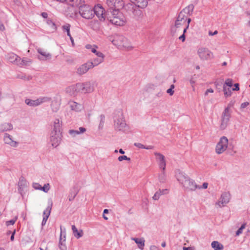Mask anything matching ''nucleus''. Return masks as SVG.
<instances>
[{"instance_id": "nucleus-9", "label": "nucleus", "mask_w": 250, "mask_h": 250, "mask_svg": "<svg viewBox=\"0 0 250 250\" xmlns=\"http://www.w3.org/2000/svg\"><path fill=\"white\" fill-rule=\"evenodd\" d=\"M228 146V139L225 136L222 137L217 143L215 151L216 153L220 154L223 153Z\"/></svg>"}, {"instance_id": "nucleus-61", "label": "nucleus", "mask_w": 250, "mask_h": 250, "mask_svg": "<svg viewBox=\"0 0 250 250\" xmlns=\"http://www.w3.org/2000/svg\"><path fill=\"white\" fill-rule=\"evenodd\" d=\"M150 250H159L158 248L155 246H151L150 247Z\"/></svg>"}, {"instance_id": "nucleus-32", "label": "nucleus", "mask_w": 250, "mask_h": 250, "mask_svg": "<svg viewBox=\"0 0 250 250\" xmlns=\"http://www.w3.org/2000/svg\"><path fill=\"white\" fill-rule=\"evenodd\" d=\"M52 206V203H51L47 207V210H48V213H47L46 215L43 217V219H42V226L45 225L46 223L47 219L49 217L50 212H51Z\"/></svg>"}, {"instance_id": "nucleus-62", "label": "nucleus", "mask_w": 250, "mask_h": 250, "mask_svg": "<svg viewBox=\"0 0 250 250\" xmlns=\"http://www.w3.org/2000/svg\"><path fill=\"white\" fill-rule=\"evenodd\" d=\"M15 230H14L13 232V233H12V235L11 236V237H10V240L12 241H13L14 240V235H15Z\"/></svg>"}, {"instance_id": "nucleus-31", "label": "nucleus", "mask_w": 250, "mask_h": 250, "mask_svg": "<svg viewBox=\"0 0 250 250\" xmlns=\"http://www.w3.org/2000/svg\"><path fill=\"white\" fill-rule=\"evenodd\" d=\"M30 59L26 58H24L22 60L19 57V62L17 63V65L20 66L28 65L31 62Z\"/></svg>"}, {"instance_id": "nucleus-49", "label": "nucleus", "mask_w": 250, "mask_h": 250, "mask_svg": "<svg viewBox=\"0 0 250 250\" xmlns=\"http://www.w3.org/2000/svg\"><path fill=\"white\" fill-rule=\"evenodd\" d=\"M134 145L135 146H136L139 148H144L145 149V146L144 145H143L141 143H134Z\"/></svg>"}, {"instance_id": "nucleus-42", "label": "nucleus", "mask_w": 250, "mask_h": 250, "mask_svg": "<svg viewBox=\"0 0 250 250\" xmlns=\"http://www.w3.org/2000/svg\"><path fill=\"white\" fill-rule=\"evenodd\" d=\"M104 119H105V117L104 115H101L100 116V125H99V127L100 128H103V126H104Z\"/></svg>"}, {"instance_id": "nucleus-21", "label": "nucleus", "mask_w": 250, "mask_h": 250, "mask_svg": "<svg viewBox=\"0 0 250 250\" xmlns=\"http://www.w3.org/2000/svg\"><path fill=\"white\" fill-rule=\"evenodd\" d=\"M37 51L41 55L38 56V59L40 60L44 61L51 58V55L50 53L44 51L41 48H38Z\"/></svg>"}, {"instance_id": "nucleus-7", "label": "nucleus", "mask_w": 250, "mask_h": 250, "mask_svg": "<svg viewBox=\"0 0 250 250\" xmlns=\"http://www.w3.org/2000/svg\"><path fill=\"white\" fill-rule=\"evenodd\" d=\"M78 92L82 93H91L94 91V83L89 82L84 83H77Z\"/></svg>"}, {"instance_id": "nucleus-37", "label": "nucleus", "mask_w": 250, "mask_h": 250, "mask_svg": "<svg viewBox=\"0 0 250 250\" xmlns=\"http://www.w3.org/2000/svg\"><path fill=\"white\" fill-rule=\"evenodd\" d=\"M159 180L161 183H164L166 180V175L164 171H162V172L159 175Z\"/></svg>"}, {"instance_id": "nucleus-29", "label": "nucleus", "mask_w": 250, "mask_h": 250, "mask_svg": "<svg viewBox=\"0 0 250 250\" xmlns=\"http://www.w3.org/2000/svg\"><path fill=\"white\" fill-rule=\"evenodd\" d=\"M132 240L134 241L137 244L138 247L143 250L145 246V240L144 238H132Z\"/></svg>"}, {"instance_id": "nucleus-18", "label": "nucleus", "mask_w": 250, "mask_h": 250, "mask_svg": "<svg viewBox=\"0 0 250 250\" xmlns=\"http://www.w3.org/2000/svg\"><path fill=\"white\" fill-rule=\"evenodd\" d=\"M62 122L59 119H55L53 122V125L52 127V132H56L59 131V132H61L62 130Z\"/></svg>"}, {"instance_id": "nucleus-36", "label": "nucleus", "mask_w": 250, "mask_h": 250, "mask_svg": "<svg viewBox=\"0 0 250 250\" xmlns=\"http://www.w3.org/2000/svg\"><path fill=\"white\" fill-rule=\"evenodd\" d=\"M185 13L183 12V11H181L178 15V17L177 19V22H183V23L186 22V20H185Z\"/></svg>"}, {"instance_id": "nucleus-8", "label": "nucleus", "mask_w": 250, "mask_h": 250, "mask_svg": "<svg viewBox=\"0 0 250 250\" xmlns=\"http://www.w3.org/2000/svg\"><path fill=\"white\" fill-rule=\"evenodd\" d=\"M230 117L231 112L230 108L229 106H228L225 109L222 114L221 123L220 126L221 129H225L227 127Z\"/></svg>"}, {"instance_id": "nucleus-25", "label": "nucleus", "mask_w": 250, "mask_h": 250, "mask_svg": "<svg viewBox=\"0 0 250 250\" xmlns=\"http://www.w3.org/2000/svg\"><path fill=\"white\" fill-rule=\"evenodd\" d=\"M13 129V125L11 123H4L0 125V132L10 131Z\"/></svg>"}, {"instance_id": "nucleus-15", "label": "nucleus", "mask_w": 250, "mask_h": 250, "mask_svg": "<svg viewBox=\"0 0 250 250\" xmlns=\"http://www.w3.org/2000/svg\"><path fill=\"white\" fill-rule=\"evenodd\" d=\"M154 155L156 156V159L158 163L160 168L162 169V170L164 171L166 166L165 156L161 153L158 152H155Z\"/></svg>"}, {"instance_id": "nucleus-55", "label": "nucleus", "mask_w": 250, "mask_h": 250, "mask_svg": "<svg viewBox=\"0 0 250 250\" xmlns=\"http://www.w3.org/2000/svg\"><path fill=\"white\" fill-rule=\"evenodd\" d=\"M239 85L238 83H235L234 84V88L232 89L233 90L235 91H238L239 90Z\"/></svg>"}, {"instance_id": "nucleus-45", "label": "nucleus", "mask_w": 250, "mask_h": 250, "mask_svg": "<svg viewBox=\"0 0 250 250\" xmlns=\"http://www.w3.org/2000/svg\"><path fill=\"white\" fill-rule=\"evenodd\" d=\"M69 133L73 136H75L76 135L79 134L78 130H73V129L69 130Z\"/></svg>"}, {"instance_id": "nucleus-24", "label": "nucleus", "mask_w": 250, "mask_h": 250, "mask_svg": "<svg viewBox=\"0 0 250 250\" xmlns=\"http://www.w3.org/2000/svg\"><path fill=\"white\" fill-rule=\"evenodd\" d=\"M67 3L72 7H78L82 5L84 1L83 0H66Z\"/></svg>"}, {"instance_id": "nucleus-50", "label": "nucleus", "mask_w": 250, "mask_h": 250, "mask_svg": "<svg viewBox=\"0 0 250 250\" xmlns=\"http://www.w3.org/2000/svg\"><path fill=\"white\" fill-rule=\"evenodd\" d=\"M91 52L93 53H95L97 56H98L99 54H101V55H104L102 52L97 51L96 49L94 48H92Z\"/></svg>"}, {"instance_id": "nucleus-4", "label": "nucleus", "mask_w": 250, "mask_h": 250, "mask_svg": "<svg viewBox=\"0 0 250 250\" xmlns=\"http://www.w3.org/2000/svg\"><path fill=\"white\" fill-rule=\"evenodd\" d=\"M79 13L83 18L86 19H90L94 17L93 8L84 3L80 6Z\"/></svg>"}, {"instance_id": "nucleus-10", "label": "nucleus", "mask_w": 250, "mask_h": 250, "mask_svg": "<svg viewBox=\"0 0 250 250\" xmlns=\"http://www.w3.org/2000/svg\"><path fill=\"white\" fill-rule=\"evenodd\" d=\"M106 3L109 8V10H108V15L110 13L111 11L114 9L119 10V9L122 8L124 6V3L123 0H107Z\"/></svg>"}, {"instance_id": "nucleus-26", "label": "nucleus", "mask_w": 250, "mask_h": 250, "mask_svg": "<svg viewBox=\"0 0 250 250\" xmlns=\"http://www.w3.org/2000/svg\"><path fill=\"white\" fill-rule=\"evenodd\" d=\"M7 58L9 62L17 65L19 60V57L18 56L13 53H11L8 54Z\"/></svg>"}, {"instance_id": "nucleus-52", "label": "nucleus", "mask_w": 250, "mask_h": 250, "mask_svg": "<svg viewBox=\"0 0 250 250\" xmlns=\"http://www.w3.org/2000/svg\"><path fill=\"white\" fill-rule=\"evenodd\" d=\"M191 21V19L188 18V24H187V25L186 26V28H184V30H183V34H185V33H186L187 29L189 27V24L190 23V22Z\"/></svg>"}, {"instance_id": "nucleus-54", "label": "nucleus", "mask_w": 250, "mask_h": 250, "mask_svg": "<svg viewBox=\"0 0 250 250\" xmlns=\"http://www.w3.org/2000/svg\"><path fill=\"white\" fill-rule=\"evenodd\" d=\"M249 103L248 102L243 103L241 104V107L242 108H244L246 107L249 105Z\"/></svg>"}, {"instance_id": "nucleus-14", "label": "nucleus", "mask_w": 250, "mask_h": 250, "mask_svg": "<svg viewBox=\"0 0 250 250\" xmlns=\"http://www.w3.org/2000/svg\"><path fill=\"white\" fill-rule=\"evenodd\" d=\"M94 15L95 14L101 21H104L107 19V14L104 13V9L101 6H97L93 10Z\"/></svg>"}, {"instance_id": "nucleus-39", "label": "nucleus", "mask_w": 250, "mask_h": 250, "mask_svg": "<svg viewBox=\"0 0 250 250\" xmlns=\"http://www.w3.org/2000/svg\"><path fill=\"white\" fill-rule=\"evenodd\" d=\"M74 192H72L70 193L69 198V201L73 200L79 192V190L78 189H76L75 188H74Z\"/></svg>"}, {"instance_id": "nucleus-22", "label": "nucleus", "mask_w": 250, "mask_h": 250, "mask_svg": "<svg viewBox=\"0 0 250 250\" xmlns=\"http://www.w3.org/2000/svg\"><path fill=\"white\" fill-rule=\"evenodd\" d=\"M69 104L71 110L78 112L81 111L83 108V106L74 101H70Z\"/></svg>"}, {"instance_id": "nucleus-53", "label": "nucleus", "mask_w": 250, "mask_h": 250, "mask_svg": "<svg viewBox=\"0 0 250 250\" xmlns=\"http://www.w3.org/2000/svg\"><path fill=\"white\" fill-rule=\"evenodd\" d=\"M79 134L83 133L86 131V129L84 127H81L79 128Z\"/></svg>"}, {"instance_id": "nucleus-3", "label": "nucleus", "mask_w": 250, "mask_h": 250, "mask_svg": "<svg viewBox=\"0 0 250 250\" xmlns=\"http://www.w3.org/2000/svg\"><path fill=\"white\" fill-rule=\"evenodd\" d=\"M113 44L116 45L121 49H124L126 50H130L133 48L131 43L125 37L122 35H115L113 39H109Z\"/></svg>"}, {"instance_id": "nucleus-17", "label": "nucleus", "mask_w": 250, "mask_h": 250, "mask_svg": "<svg viewBox=\"0 0 250 250\" xmlns=\"http://www.w3.org/2000/svg\"><path fill=\"white\" fill-rule=\"evenodd\" d=\"M3 141L5 144L14 147H17L19 144L18 142L13 140L12 136L6 133L4 134Z\"/></svg>"}, {"instance_id": "nucleus-6", "label": "nucleus", "mask_w": 250, "mask_h": 250, "mask_svg": "<svg viewBox=\"0 0 250 250\" xmlns=\"http://www.w3.org/2000/svg\"><path fill=\"white\" fill-rule=\"evenodd\" d=\"M197 54L202 61H208L213 58V53L208 48L200 47L197 50Z\"/></svg>"}, {"instance_id": "nucleus-27", "label": "nucleus", "mask_w": 250, "mask_h": 250, "mask_svg": "<svg viewBox=\"0 0 250 250\" xmlns=\"http://www.w3.org/2000/svg\"><path fill=\"white\" fill-rule=\"evenodd\" d=\"M66 92L72 95L79 93V92H78V89L77 88V83L68 87L66 88Z\"/></svg>"}, {"instance_id": "nucleus-19", "label": "nucleus", "mask_w": 250, "mask_h": 250, "mask_svg": "<svg viewBox=\"0 0 250 250\" xmlns=\"http://www.w3.org/2000/svg\"><path fill=\"white\" fill-rule=\"evenodd\" d=\"M130 1L135 5L136 6L144 8L146 7L148 4V0H129Z\"/></svg>"}, {"instance_id": "nucleus-1", "label": "nucleus", "mask_w": 250, "mask_h": 250, "mask_svg": "<svg viewBox=\"0 0 250 250\" xmlns=\"http://www.w3.org/2000/svg\"><path fill=\"white\" fill-rule=\"evenodd\" d=\"M176 178L186 190L194 191L197 188H201V187L198 186L194 180L179 170L176 171Z\"/></svg>"}, {"instance_id": "nucleus-28", "label": "nucleus", "mask_w": 250, "mask_h": 250, "mask_svg": "<svg viewBox=\"0 0 250 250\" xmlns=\"http://www.w3.org/2000/svg\"><path fill=\"white\" fill-rule=\"evenodd\" d=\"M65 236L64 235L63 237H62V232H61V235H60V238L59 244V248L61 250H66V247L65 246Z\"/></svg>"}, {"instance_id": "nucleus-30", "label": "nucleus", "mask_w": 250, "mask_h": 250, "mask_svg": "<svg viewBox=\"0 0 250 250\" xmlns=\"http://www.w3.org/2000/svg\"><path fill=\"white\" fill-rule=\"evenodd\" d=\"M72 229L73 231L74 236L77 239L81 237L83 235V232L82 230H78L75 225L72 226Z\"/></svg>"}, {"instance_id": "nucleus-13", "label": "nucleus", "mask_w": 250, "mask_h": 250, "mask_svg": "<svg viewBox=\"0 0 250 250\" xmlns=\"http://www.w3.org/2000/svg\"><path fill=\"white\" fill-rule=\"evenodd\" d=\"M230 199V193L225 192L221 194L219 200L216 202L215 206H217L219 208H222L229 202Z\"/></svg>"}, {"instance_id": "nucleus-20", "label": "nucleus", "mask_w": 250, "mask_h": 250, "mask_svg": "<svg viewBox=\"0 0 250 250\" xmlns=\"http://www.w3.org/2000/svg\"><path fill=\"white\" fill-rule=\"evenodd\" d=\"M104 55H101V54H98V56L97 58H95L93 60L92 62H88L89 63L92 64L93 65L92 66V68L94 66H97L99 64L101 63L104 62Z\"/></svg>"}, {"instance_id": "nucleus-63", "label": "nucleus", "mask_w": 250, "mask_h": 250, "mask_svg": "<svg viewBox=\"0 0 250 250\" xmlns=\"http://www.w3.org/2000/svg\"><path fill=\"white\" fill-rule=\"evenodd\" d=\"M41 15H42V17H43L44 18H47V17L48 16V14L46 12H42Z\"/></svg>"}, {"instance_id": "nucleus-56", "label": "nucleus", "mask_w": 250, "mask_h": 250, "mask_svg": "<svg viewBox=\"0 0 250 250\" xmlns=\"http://www.w3.org/2000/svg\"><path fill=\"white\" fill-rule=\"evenodd\" d=\"M242 231H243V229H240V228L237 230V231L236 232V236H238L240 234H241L242 233Z\"/></svg>"}, {"instance_id": "nucleus-35", "label": "nucleus", "mask_w": 250, "mask_h": 250, "mask_svg": "<svg viewBox=\"0 0 250 250\" xmlns=\"http://www.w3.org/2000/svg\"><path fill=\"white\" fill-rule=\"evenodd\" d=\"M62 28L63 31H66L67 32V35L69 37L71 36L70 29V25L68 23H66L62 26Z\"/></svg>"}, {"instance_id": "nucleus-60", "label": "nucleus", "mask_w": 250, "mask_h": 250, "mask_svg": "<svg viewBox=\"0 0 250 250\" xmlns=\"http://www.w3.org/2000/svg\"><path fill=\"white\" fill-rule=\"evenodd\" d=\"M218 33V32L217 30H215L214 32H212L211 31H209L208 33L209 35L210 36H213Z\"/></svg>"}, {"instance_id": "nucleus-47", "label": "nucleus", "mask_w": 250, "mask_h": 250, "mask_svg": "<svg viewBox=\"0 0 250 250\" xmlns=\"http://www.w3.org/2000/svg\"><path fill=\"white\" fill-rule=\"evenodd\" d=\"M118 160L119 161L121 162L123 160L130 161V159L129 158H128L126 156L123 155V156H119L118 158Z\"/></svg>"}, {"instance_id": "nucleus-34", "label": "nucleus", "mask_w": 250, "mask_h": 250, "mask_svg": "<svg viewBox=\"0 0 250 250\" xmlns=\"http://www.w3.org/2000/svg\"><path fill=\"white\" fill-rule=\"evenodd\" d=\"M194 5L193 4H190L188 6L184 8L182 11L185 14H188L190 15L193 11Z\"/></svg>"}, {"instance_id": "nucleus-46", "label": "nucleus", "mask_w": 250, "mask_h": 250, "mask_svg": "<svg viewBox=\"0 0 250 250\" xmlns=\"http://www.w3.org/2000/svg\"><path fill=\"white\" fill-rule=\"evenodd\" d=\"M224 85H226L229 87H231L232 86V81L231 79H227L226 80L225 83Z\"/></svg>"}, {"instance_id": "nucleus-64", "label": "nucleus", "mask_w": 250, "mask_h": 250, "mask_svg": "<svg viewBox=\"0 0 250 250\" xmlns=\"http://www.w3.org/2000/svg\"><path fill=\"white\" fill-rule=\"evenodd\" d=\"M183 250H192L191 248L190 247H183Z\"/></svg>"}, {"instance_id": "nucleus-5", "label": "nucleus", "mask_w": 250, "mask_h": 250, "mask_svg": "<svg viewBox=\"0 0 250 250\" xmlns=\"http://www.w3.org/2000/svg\"><path fill=\"white\" fill-rule=\"evenodd\" d=\"M114 128L119 131H125L127 125L122 113L114 117Z\"/></svg>"}, {"instance_id": "nucleus-44", "label": "nucleus", "mask_w": 250, "mask_h": 250, "mask_svg": "<svg viewBox=\"0 0 250 250\" xmlns=\"http://www.w3.org/2000/svg\"><path fill=\"white\" fill-rule=\"evenodd\" d=\"M17 218L16 217L14 219H11V220H10L9 221H6V226H8L9 225H13L15 223V222H16V221L17 220Z\"/></svg>"}, {"instance_id": "nucleus-11", "label": "nucleus", "mask_w": 250, "mask_h": 250, "mask_svg": "<svg viewBox=\"0 0 250 250\" xmlns=\"http://www.w3.org/2000/svg\"><path fill=\"white\" fill-rule=\"evenodd\" d=\"M51 98L47 97H40L36 100L27 99L25 100L26 104L30 106H37L42 103L49 102Z\"/></svg>"}, {"instance_id": "nucleus-43", "label": "nucleus", "mask_w": 250, "mask_h": 250, "mask_svg": "<svg viewBox=\"0 0 250 250\" xmlns=\"http://www.w3.org/2000/svg\"><path fill=\"white\" fill-rule=\"evenodd\" d=\"M174 88V84H171L170 87L167 90V92L169 94L170 96H172L174 94L173 89Z\"/></svg>"}, {"instance_id": "nucleus-23", "label": "nucleus", "mask_w": 250, "mask_h": 250, "mask_svg": "<svg viewBox=\"0 0 250 250\" xmlns=\"http://www.w3.org/2000/svg\"><path fill=\"white\" fill-rule=\"evenodd\" d=\"M168 193V190L167 189H159L155 193L154 196L152 197V198L154 200H158L161 196L167 194Z\"/></svg>"}, {"instance_id": "nucleus-57", "label": "nucleus", "mask_w": 250, "mask_h": 250, "mask_svg": "<svg viewBox=\"0 0 250 250\" xmlns=\"http://www.w3.org/2000/svg\"><path fill=\"white\" fill-rule=\"evenodd\" d=\"M183 23H183V22H181V21H180V22H177V20H176V21H175V26H176V27H177V28H178V27H179V26H180V25H181L182 24H183Z\"/></svg>"}, {"instance_id": "nucleus-16", "label": "nucleus", "mask_w": 250, "mask_h": 250, "mask_svg": "<svg viewBox=\"0 0 250 250\" xmlns=\"http://www.w3.org/2000/svg\"><path fill=\"white\" fill-rule=\"evenodd\" d=\"M93 65L87 62L80 65L77 69V73L79 75H82L85 74L90 69L92 68Z\"/></svg>"}, {"instance_id": "nucleus-41", "label": "nucleus", "mask_w": 250, "mask_h": 250, "mask_svg": "<svg viewBox=\"0 0 250 250\" xmlns=\"http://www.w3.org/2000/svg\"><path fill=\"white\" fill-rule=\"evenodd\" d=\"M49 184H45L44 185L43 187H41V189L40 190L44 191V192H47L49 190Z\"/></svg>"}, {"instance_id": "nucleus-51", "label": "nucleus", "mask_w": 250, "mask_h": 250, "mask_svg": "<svg viewBox=\"0 0 250 250\" xmlns=\"http://www.w3.org/2000/svg\"><path fill=\"white\" fill-rule=\"evenodd\" d=\"M189 82L190 84L192 85V86L193 87V84L195 83V80L193 76H191L190 80Z\"/></svg>"}, {"instance_id": "nucleus-58", "label": "nucleus", "mask_w": 250, "mask_h": 250, "mask_svg": "<svg viewBox=\"0 0 250 250\" xmlns=\"http://www.w3.org/2000/svg\"><path fill=\"white\" fill-rule=\"evenodd\" d=\"M179 39L181 40L182 42H184L185 40V35L183 34L181 36H180L179 38Z\"/></svg>"}, {"instance_id": "nucleus-38", "label": "nucleus", "mask_w": 250, "mask_h": 250, "mask_svg": "<svg viewBox=\"0 0 250 250\" xmlns=\"http://www.w3.org/2000/svg\"><path fill=\"white\" fill-rule=\"evenodd\" d=\"M223 91L224 92V95L226 97H229L231 96V90L229 88H227L225 85H223Z\"/></svg>"}, {"instance_id": "nucleus-40", "label": "nucleus", "mask_w": 250, "mask_h": 250, "mask_svg": "<svg viewBox=\"0 0 250 250\" xmlns=\"http://www.w3.org/2000/svg\"><path fill=\"white\" fill-rule=\"evenodd\" d=\"M46 23L48 25H49L51 27L52 30H56V28H57L55 24L52 21V20H47Z\"/></svg>"}, {"instance_id": "nucleus-2", "label": "nucleus", "mask_w": 250, "mask_h": 250, "mask_svg": "<svg viewBox=\"0 0 250 250\" xmlns=\"http://www.w3.org/2000/svg\"><path fill=\"white\" fill-rule=\"evenodd\" d=\"M110 14L111 15L107 17V20L111 23L118 26H123L125 24V18L119 10L114 9L110 11Z\"/></svg>"}, {"instance_id": "nucleus-33", "label": "nucleus", "mask_w": 250, "mask_h": 250, "mask_svg": "<svg viewBox=\"0 0 250 250\" xmlns=\"http://www.w3.org/2000/svg\"><path fill=\"white\" fill-rule=\"evenodd\" d=\"M211 247L214 250H223V246L217 241H213L211 243Z\"/></svg>"}, {"instance_id": "nucleus-48", "label": "nucleus", "mask_w": 250, "mask_h": 250, "mask_svg": "<svg viewBox=\"0 0 250 250\" xmlns=\"http://www.w3.org/2000/svg\"><path fill=\"white\" fill-rule=\"evenodd\" d=\"M32 186L34 188H35L36 189H39V190H40L41 189V187H42L41 185L38 183H33Z\"/></svg>"}, {"instance_id": "nucleus-12", "label": "nucleus", "mask_w": 250, "mask_h": 250, "mask_svg": "<svg viewBox=\"0 0 250 250\" xmlns=\"http://www.w3.org/2000/svg\"><path fill=\"white\" fill-rule=\"evenodd\" d=\"M62 132H51L50 136V142L52 146L56 147L59 145L62 140Z\"/></svg>"}, {"instance_id": "nucleus-59", "label": "nucleus", "mask_w": 250, "mask_h": 250, "mask_svg": "<svg viewBox=\"0 0 250 250\" xmlns=\"http://www.w3.org/2000/svg\"><path fill=\"white\" fill-rule=\"evenodd\" d=\"M208 186V183L205 182L203 184L202 187H201V188H202L204 189H206V188H207Z\"/></svg>"}]
</instances>
